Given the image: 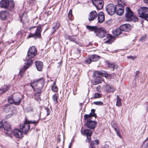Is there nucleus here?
<instances>
[{
	"instance_id": "nucleus-1",
	"label": "nucleus",
	"mask_w": 148,
	"mask_h": 148,
	"mask_svg": "<svg viewBox=\"0 0 148 148\" xmlns=\"http://www.w3.org/2000/svg\"><path fill=\"white\" fill-rule=\"evenodd\" d=\"M37 50L34 46H32L29 49L27 52V56L26 57L25 61L29 64H32L33 62L32 59L37 54Z\"/></svg>"
},
{
	"instance_id": "nucleus-2",
	"label": "nucleus",
	"mask_w": 148,
	"mask_h": 148,
	"mask_svg": "<svg viewBox=\"0 0 148 148\" xmlns=\"http://www.w3.org/2000/svg\"><path fill=\"white\" fill-rule=\"evenodd\" d=\"M38 121H29L27 118H25L24 123L22 125L20 126V128L23 133L27 134L30 129L29 124L34 123L36 124Z\"/></svg>"
},
{
	"instance_id": "nucleus-3",
	"label": "nucleus",
	"mask_w": 148,
	"mask_h": 148,
	"mask_svg": "<svg viewBox=\"0 0 148 148\" xmlns=\"http://www.w3.org/2000/svg\"><path fill=\"white\" fill-rule=\"evenodd\" d=\"M125 10V17L127 20L129 21H132L134 22L138 21L137 17L133 14L132 12L129 7H127Z\"/></svg>"
},
{
	"instance_id": "nucleus-4",
	"label": "nucleus",
	"mask_w": 148,
	"mask_h": 148,
	"mask_svg": "<svg viewBox=\"0 0 148 148\" xmlns=\"http://www.w3.org/2000/svg\"><path fill=\"white\" fill-rule=\"evenodd\" d=\"M14 6V3L12 0H2L0 2V7L7 9L9 7L12 9Z\"/></svg>"
},
{
	"instance_id": "nucleus-5",
	"label": "nucleus",
	"mask_w": 148,
	"mask_h": 148,
	"mask_svg": "<svg viewBox=\"0 0 148 148\" xmlns=\"http://www.w3.org/2000/svg\"><path fill=\"white\" fill-rule=\"evenodd\" d=\"M138 12L139 16L148 21V8L143 7L140 8Z\"/></svg>"
},
{
	"instance_id": "nucleus-6",
	"label": "nucleus",
	"mask_w": 148,
	"mask_h": 148,
	"mask_svg": "<svg viewBox=\"0 0 148 148\" xmlns=\"http://www.w3.org/2000/svg\"><path fill=\"white\" fill-rule=\"evenodd\" d=\"M106 10L108 14L113 15L116 11V6L112 4H109L106 6Z\"/></svg>"
},
{
	"instance_id": "nucleus-7",
	"label": "nucleus",
	"mask_w": 148,
	"mask_h": 148,
	"mask_svg": "<svg viewBox=\"0 0 148 148\" xmlns=\"http://www.w3.org/2000/svg\"><path fill=\"white\" fill-rule=\"evenodd\" d=\"M42 29L40 26L38 27L34 34L30 33L27 37V38L30 37H34L35 38H40L41 37V33Z\"/></svg>"
},
{
	"instance_id": "nucleus-8",
	"label": "nucleus",
	"mask_w": 148,
	"mask_h": 148,
	"mask_svg": "<svg viewBox=\"0 0 148 148\" xmlns=\"http://www.w3.org/2000/svg\"><path fill=\"white\" fill-rule=\"evenodd\" d=\"M106 31L103 28H100L95 31L96 35L100 38L104 37L106 34Z\"/></svg>"
},
{
	"instance_id": "nucleus-9",
	"label": "nucleus",
	"mask_w": 148,
	"mask_h": 148,
	"mask_svg": "<svg viewBox=\"0 0 148 148\" xmlns=\"http://www.w3.org/2000/svg\"><path fill=\"white\" fill-rule=\"evenodd\" d=\"M92 2L97 10H100L103 8V1L102 0H93Z\"/></svg>"
},
{
	"instance_id": "nucleus-10",
	"label": "nucleus",
	"mask_w": 148,
	"mask_h": 148,
	"mask_svg": "<svg viewBox=\"0 0 148 148\" xmlns=\"http://www.w3.org/2000/svg\"><path fill=\"white\" fill-rule=\"evenodd\" d=\"M100 58V56L96 54L91 55L88 59H86L85 62L88 64H90L91 62H96L99 60Z\"/></svg>"
},
{
	"instance_id": "nucleus-11",
	"label": "nucleus",
	"mask_w": 148,
	"mask_h": 148,
	"mask_svg": "<svg viewBox=\"0 0 148 148\" xmlns=\"http://www.w3.org/2000/svg\"><path fill=\"white\" fill-rule=\"evenodd\" d=\"M4 129L7 131L8 132H6L5 134L8 136H11V134L12 133L11 128L10 124L7 122L5 121L4 124L3 125Z\"/></svg>"
},
{
	"instance_id": "nucleus-12",
	"label": "nucleus",
	"mask_w": 148,
	"mask_h": 148,
	"mask_svg": "<svg viewBox=\"0 0 148 148\" xmlns=\"http://www.w3.org/2000/svg\"><path fill=\"white\" fill-rule=\"evenodd\" d=\"M97 124V122L90 120L86 122H85V125L86 127L90 129H93L96 127Z\"/></svg>"
},
{
	"instance_id": "nucleus-13",
	"label": "nucleus",
	"mask_w": 148,
	"mask_h": 148,
	"mask_svg": "<svg viewBox=\"0 0 148 148\" xmlns=\"http://www.w3.org/2000/svg\"><path fill=\"white\" fill-rule=\"evenodd\" d=\"M83 135H85L87 136V139L86 140L87 142H89L90 141L91 138L90 137L91 136L92 133V131L89 129L84 130L83 131H82Z\"/></svg>"
},
{
	"instance_id": "nucleus-14",
	"label": "nucleus",
	"mask_w": 148,
	"mask_h": 148,
	"mask_svg": "<svg viewBox=\"0 0 148 148\" xmlns=\"http://www.w3.org/2000/svg\"><path fill=\"white\" fill-rule=\"evenodd\" d=\"M98 14L96 11H92L90 13L88 19L89 21H92L96 19Z\"/></svg>"
},
{
	"instance_id": "nucleus-15",
	"label": "nucleus",
	"mask_w": 148,
	"mask_h": 148,
	"mask_svg": "<svg viewBox=\"0 0 148 148\" xmlns=\"http://www.w3.org/2000/svg\"><path fill=\"white\" fill-rule=\"evenodd\" d=\"M8 101L10 103L14 104L16 105H19L21 103V99L18 98V101H14L13 99V97L12 95L9 97L8 99Z\"/></svg>"
},
{
	"instance_id": "nucleus-16",
	"label": "nucleus",
	"mask_w": 148,
	"mask_h": 148,
	"mask_svg": "<svg viewBox=\"0 0 148 148\" xmlns=\"http://www.w3.org/2000/svg\"><path fill=\"white\" fill-rule=\"evenodd\" d=\"M120 28L122 31L127 32L131 29V26L128 24L122 25L120 27Z\"/></svg>"
},
{
	"instance_id": "nucleus-17",
	"label": "nucleus",
	"mask_w": 148,
	"mask_h": 148,
	"mask_svg": "<svg viewBox=\"0 0 148 148\" xmlns=\"http://www.w3.org/2000/svg\"><path fill=\"white\" fill-rule=\"evenodd\" d=\"M97 20L98 22L99 23H102L105 20V16L102 12H99L97 15Z\"/></svg>"
},
{
	"instance_id": "nucleus-18",
	"label": "nucleus",
	"mask_w": 148,
	"mask_h": 148,
	"mask_svg": "<svg viewBox=\"0 0 148 148\" xmlns=\"http://www.w3.org/2000/svg\"><path fill=\"white\" fill-rule=\"evenodd\" d=\"M13 133L15 136L19 138L22 137L23 134L21 130H20L17 129L14 130Z\"/></svg>"
},
{
	"instance_id": "nucleus-19",
	"label": "nucleus",
	"mask_w": 148,
	"mask_h": 148,
	"mask_svg": "<svg viewBox=\"0 0 148 148\" xmlns=\"http://www.w3.org/2000/svg\"><path fill=\"white\" fill-rule=\"evenodd\" d=\"M25 63L26 64L24 66L23 69L20 70L19 72V75L21 77H22L23 75V73L27 68H29V66L31 64H29L27 63L25 61Z\"/></svg>"
},
{
	"instance_id": "nucleus-20",
	"label": "nucleus",
	"mask_w": 148,
	"mask_h": 148,
	"mask_svg": "<svg viewBox=\"0 0 148 148\" xmlns=\"http://www.w3.org/2000/svg\"><path fill=\"white\" fill-rule=\"evenodd\" d=\"M35 65L37 70L39 71L42 70L43 67V63L40 61H38L35 62Z\"/></svg>"
},
{
	"instance_id": "nucleus-21",
	"label": "nucleus",
	"mask_w": 148,
	"mask_h": 148,
	"mask_svg": "<svg viewBox=\"0 0 148 148\" xmlns=\"http://www.w3.org/2000/svg\"><path fill=\"white\" fill-rule=\"evenodd\" d=\"M93 75L96 77H100L101 76L106 77L107 75L102 72L100 71H97L94 72Z\"/></svg>"
},
{
	"instance_id": "nucleus-22",
	"label": "nucleus",
	"mask_w": 148,
	"mask_h": 148,
	"mask_svg": "<svg viewBox=\"0 0 148 148\" xmlns=\"http://www.w3.org/2000/svg\"><path fill=\"white\" fill-rule=\"evenodd\" d=\"M8 15V13L6 11H2L0 12V17L2 20H5Z\"/></svg>"
},
{
	"instance_id": "nucleus-23",
	"label": "nucleus",
	"mask_w": 148,
	"mask_h": 148,
	"mask_svg": "<svg viewBox=\"0 0 148 148\" xmlns=\"http://www.w3.org/2000/svg\"><path fill=\"white\" fill-rule=\"evenodd\" d=\"M112 126L115 131L117 135L120 138H122V136L120 133V129L119 127L117 126H116L115 125H112Z\"/></svg>"
},
{
	"instance_id": "nucleus-24",
	"label": "nucleus",
	"mask_w": 148,
	"mask_h": 148,
	"mask_svg": "<svg viewBox=\"0 0 148 148\" xmlns=\"http://www.w3.org/2000/svg\"><path fill=\"white\" fill-rule=\"evenodd\" d=\"M36 81L38 84H40L42 87L44 86L45 80L43 78H40L37 79H36Z\"/></svg>"
},
{
	"instance_id": "nucleus-25",
	"label": "nucleus",
	"mask_w": 148,
	"mask_h": 148,
	"mask_svg": "<svg viewBox=\"0 0 148 148\" xmlns=\"http://www.w3.org/2000/svg\"><path fill=\"white\" fill-rule=\"evenodd\" d=\"M122 31V30L119 28H117L114 30L113 31V33L114 36H117L121 33Z\"/></svg>"
},
{
	"instance_id": "nucleus-26",
	"label": "nucleus",
	"mask_w": 148,
	"mask_h": 148,
	"mask_svg": "<svg viewBox=\"0 0 148 148\" xmlns=\"http://www.w3.org/2000/svg\"><path fill=\"white\" fill-rule=\"evenodd\" d=\"M102 80V79L101 78L97 77L94 79L93 82V84L94 85L97 84H99L100 83Z\"/></svg>"
},
{
	"instance_id": "nucleus-27",
	"label": "nucleus",
	"mask_w": 148,
	"mask_h": 148,
	"mask_svg": "<svg viewBox=\"0 0 148 148\" xmlns=\"http://www.w3.org/2000/svg\"><path fill=\"white\" fill-rule=\"evenodd\" d=\"M60 26V24L59 23H55L54 24V26L52 27V29L53 30L52 34L54 33L58 29Z\"/></svg>"
},
{
	"instance_id": "nucleus-28",
	"label": "nucleus",
	"mask_w": 148,
	"mask_h": 148,
	"mask_svg": "<svg viewBox=\"0 0 148 148\" xmlns=\"http://www.w3.org/2000/svg\"><path fill=\"white\" fill-rule=\"evenodd\" d=\"M99 140L98 139H96L94 141H92L91 143L90 144V148H95V146L94 144L95 145H98L99 144Z\"/></svg>"
},
{
	"instance_id": "nucleus-29",
	"label": "nucleus",
	"mask_w": 148,
	"mask_h": 148,
	"mask_svg": "<svg viewBox=\"0 0 148 148\" xmlns=\"http://www.w3.org/2000/svg\"><path fill=\"white\" fill-rule=\"evenodd\" d=\"M10 105L8 103L5 105L3 108V110L5 112H7L10 110Z\"/></svg>"
},
{
	"instance_id": "nucleus-30",
	"label": "nucleus",
	"mask_w": 148,
	"mask_h": 148,
	"mask_svg": "<svg viewBox=\"0 0 148 148\" xmlns=\"http://www.w3.org/2000/svg\"><path fill=\"white\" fill-rule=\"evenodd\" d=\"M86 27L88 29L90 30L91 31H94L95 33V31L98 29L96 27L91 26L89 25L86 26Z\"/></svg>"
},
{
	"instance_id": "nucleus-31",
	"label": "nucleus",
	"mask_w": 148,
	"mask_h": 148,
	"mask_svg": "<svg viewBox=\"0 0 148 148\" xmlns=\"http://www.w3.org/2000/svg\"><path fill=\"white\" fill-rule=\"evenodd\" d=\"M106 90H108L109 92H113L115 90V89L114 88L108 84L106 85Z\"/></svg>"
},
{
	"instance_id": "nucleus-32",
	"label": "nucleus",
	"mask_w": 148,
	"mask_h": 148,
	"mask_svg": "<svg viewBox=\"0 0 148 148\" xmlns=\"http://www.w3.org/2000/svg\"><path fill=\"white\" fill-rule=\"evenodd\" d=\"M117 101L116 102V105L118 106H120L121 105V99L119 97L118 95L116 96Z\"/></svg>"
},
{
	"instance_id": "nucleus-33",
	"label": "nucleus",
	"mask_w": 148,
	"mask_h": 148,
	"mask_svg": "<svg viewBox=\"0 0 148 148\" xmlns=\"http://www.w3.org/2000/svg\"><path fill=\"white\" fill-rule=\"evenodd\" d=\"M92 117L90 114H85L84 116V120L87 121H90V119Z\"/></svg>"
},
{
	"instance_id": "nucleus-34",
	"label": "nucleus",
	"mask_w": 148,
	"mask_h": 148,
	"mask_svg": "<svg viewBox=\"0 0 148 148\" xmlns=\"http://www.w3.org/2000/svg\"><path fill=\"white\" fill-rule=\"evenodd\" d=\"M40 92H38L34 94V99L38 101H40V98L38 96L40 95Z\"/></svg>"
},
{
	"instance_id": "nucleus-35",
	"label": "nucleus",
	"mask_w": 148,
	"mask_h": 148,
	"mask_svg": "<svg viewBox=\"0 0 148 148\" xmlns=\"http://www.w3.org/2000/svg\"><path fill=\"white\" fill-rule=\"evenodd\" d=\"M142 146L143 148H146L148 147V137L144 141Z\"/></svg>"
},
{
	"instance_id": "nucleus-36",
	"label": "nucleus",
	"mask_w": 148,
	"mask_h": 148,
	"mask_svg": "<svg viewBox=\"0 0 148 148\" xmlns=\"http://www.w3.org/2000/svg\"><path fill=\"white\" fill-rule=\"evenodd\" d=\"M51 89L52 91L54 92H56L58 91V89L56 85V82H54L53 85L51 86Z\"/></svg>"
},
{
	"instance_id": "nucleus-37",
	"label": "nucleus",
	"mask_w": 148,
	"mask_h": 148,
	"mask_svg": "<svg viewBox=\"0 0 148 148\" xmlns=\"http://www.w3.org/2000/svg\"><path fill=\"white\" fill-rule=\"evenodd\" d=\"M106 37L107 38L108 40L105 42L106 43H110L111 40L112 38V36L110 34H107L106 35Z\"/></svg>"
},
{
	"instance_id": "nucleus-38",
	"label": "nucleus",
	"mask_w": 148,
	"mask_h": 148,
	"mask_svg": "<svg viewBox=\"0 0 148 148\" xmlns=\"http://www.w3.org/2000/svg\"><path fill=\"white\" fill-rule=\"evenodd\" d=\"M58 95L56 94H55L52 96V99L53 102L55 103H56L58 102Z\"/></svg>"
},
{
	"instance_id": "nucleus-39",
	"label": "nucleus",
	"mask_w": 148,
	"mask_h": 148,
	"mask_svg": "<svg viewBox=\"0 0 148 148\" xmlns=\"http://www.w3.org/2000/svg\"><path fill=\"white\" fill-rule=\"evenodd\" d=\"M37 82L36 81V79H34L33 80V81L30 84V86L33 88L34 90V86H37V85L38 84Z\"/></svg>"
},
{
	"instance_id": "nucleus-40",
	"label": "nucleus",
	"mask_w": 148,
	"mask_h": 148,
	"mask_svg": "<svg viewBox=\"0 0 148 148\" xmlns=\"http://www.w3.org/2000/svg\"><path fill=\"white\" fill-rule=\"evenodd\" d=\"M115 13H116L118 15H121L124 13V10H116Z\"/></svg>"
},
{
	"instance_id": "nucleus-41",
	"label": "nucleus",
	"mask_w": 148,
	"mask_h": 148,
	"mask_svg": "<svg viewBox=\"0 0 148 148\" xmlns=\"http://www.w3.org/2000/svg\"><path fill=\"white\" fill-rule=\"evenodd\" d=\"M124 10V7L122 4H119L117 5L116 6V10Z\"/></svg>"
},
{
	"instance_id": "nucleus-42",
	"label": "nucleus",
	"mask_w": 148,
	"mask_h": 148,
	"mask_svg": "<svg viewBox=\"0 0 148 148\" xmlns=\"http://www.w3.org/2000/svg\"><path fill=\"white\" fill-rule=\"evenodd\" d=\"M108 67L114 69V68H117L118 67V66L113 63H109L108 64Z\"/></svg>"
},
{
	"instance_id": "nucleus-43",
	"label": "nucleus",
	"mask_w": 148,
	"mask_h": 148,
	"mask_svg": "<svg viewBox=\"0 0 148 148\" xmlns=\"http://www.w3.org/2000/svg\"><path fill=\"white\" fill-rule=\"evenodd\" d=\"M9 89V87L8 86H6V88H0V90H1L2 92V93H4L6 91L8 90Z\"/></svg>"
},
{
	"instance_id": "nucleus-44",
	"label": "nucleus",
	"mask_w": 148,
	"mask_h": 148,
	"mask_svg": "<svg viewBox=\"0 0 148 148\" xmlns=\"http://www.w3.org/2000/svg\"><path fill=\"white\" fill-rule=\"evenodd\" d=\"M95 110L94 109H92L91 110V112L89 114H90L91 116L92 117L93 116H94L95 117H96L97 116L96 114L95 113Z\"/></svg>"
},
{
	"instance_id": "nucleus-45",
	"label": "nucleus",
	"mask_w": 148,
	"mask_h": 148,
	"mask_svg": "<svg viewBox=\"0 0 148 148\" xmlns=\"http://www.w3.org/2000/svg\"><path fill=\"white\" fill-rule=\"evenodd\" d=\"M101 94L99 93H96L93 95V97L95 98H97L101 97Z\"/></svg>"
},
{
	"instance_id": "nucleus-46",
	"label": "nucleus",
	"mask_w": 148,
	"mask_h": 148,
	"mask_svg": "<svg viewBox=\"0 0 148 148\" xmlns=\"http://www.w3.org/2000/svg\"><path fill=\"white\" fill-rule=\"evenodd\" d=\"M94 104L95 105L98 106H102L103 105V103L100 101L94 102Z\"/></svg>"
},
{
	"instance_id": "nucleus-47",
	"label": "nucleus",
	"mask_w": 148,
	"mask_h": 148,
	"mask_svg": "<svg viewBox=\"0 0 148 148\" xmlns=\"http://www.w3.org/2000/svg\"><path fill=\"white\" fill-rule=\"evenodd\" d=\"M68 38L70 40L73 42H75V39L74 38V37L73 36H69L68 37Z\"/></svg>"
},
{
	"instance_id": "nucleus-48",
	"label": "nucleus",
	"mask_w": 148,
	"mask_h": 148,
	"mask_svg": "<svg viewBox=\"0 0 148 148\" xmlns=\"http://www.w3.org/2000/svg\"><path fill=\"white\" fill-rule=\"evenodd\" d=\"M42 88H37L36 89H34V91L38 92H40V95L41 92L42 91Z\"/></svg>"
},
{
	"instance_id": "nucleus-49",
	"label": "nucleus",
	"mask_w": 148,
	"mask_h": 148,
	"mask_svg": "<svg viewBox=\"0 0 148 148\" xmlns=\"http://www.w3.org/2000/svg\"><path fill=\"white\" fill-rule=\"evenodd\" d=\"M45 109L47 113V116L50 115L51 112L50 109L48 108H46Z\"/></svg>"
},
{
	"instance_id": "nucleus-50",
	"label": "nucleus",
	"mask_w": 148,
	"mask_h": 148,
	"mask_svg": "<svg viewBox=\"0 0 148 148\" xmlns=\"http://www.w3.org/2000/svg\"><path fill=\"white\" fill-rule=\"evenodd\" d=\"M139 71H136V72L135 75V79H137L139 77Z\"/></svg>"
},
{
	"instance_id": "nucleus-51",
	"label": "nucleus",
	"mask_w": 148,
	"mask_h": 148,
	"mask_svg": "<svg viewBox=\"0 0 148 148\" xmlns=\"http://www.w3.org/2000/svg\"><path fill=\"white\" fill-rule=\"evenodd\" d=\"M146 40V36H144L142 37L140 39V40L143 42L145 41Z\"/></svg>"
},
{
	"instance_id": "nucleus-52",
	"label": "nucleus",
	"mask_w": 148,
	"mask_h": 148,
	"mask_svg": "<svg viewBox=\"0 0 148 148\" xmlns=\"http://www.w3.org/2000/svg\"><path fill=\"white\" fill-rule=\"evenodd\" d=\"M14 114L13 113V112H12V113L11 114H9L6 116V118H8L9 117H10L12 116Z\"/></svg>"
},
{
	"instance_id": "nucleus-53",
	"label": "nucleus",
	"mask_w": 148,
	"mask_h": 148,
	"mask_svg": "<svg viewBox=\"0 0 148 148\" xmlns=\"http://www.w3.org/2000/svg\"><path fill=\"white\" fill-rule=\"evenodd\" d=\"M27 110L28 111H32L33 108L31 107H29L27 108Z\"/></svg>"
},
{
	"instance_id": "nucleus-54",
	"label": "nucleus",
	"mask_w": 148,
	"mask_h": 148,
	"mask_svg": "<svg viewBox=\"0 0 148 148\" xmlns=\"http://www.w3.org/2000/svg\"><path fill=\"white\" fill-rule=\"evenodd\" d=\"M97 90L98 92H101V90H100V86L99 85L97 86Z\"/></svg>"
},
{
	"instance_id": "nucleus-55",
	"label": "nucleus",
	"mask_w": 148,
	"mask_h": 148,
	"mask_svg": "<svg viewBox=\"0 0 148 148\" xmlns=\"http://www.w3.org/2000/svg\"><path fill=\"white\" fill-rule=\"evenodd\" d=\"M128 58H130V59L134 60L136 58V57L135 56H130L128 57Z\"/></svg>"
},
{
	"instance_id": "nucleus-56",
	"label": "nucleus",
	"mask_w": 148,
	"mask_h": 148,
	"mask_svg": "<svg viewBox=\"0 0 148 148\" xmlns=\"http://www.w3.org/2000/svg\"><path fill=\"white\" fill-rule=\"evenodd\" d=\"M72 15V11L71 10L69 11L68 14V15L69 17H70V16H71Z\"/></svg>"
},
{
	"instance_id": "nucleus-57",
	"label": "nucleus",
	"mask_w": 148,
	"mask_h": 148,
	"mask_svg": "<svg viewBox=\"0 0 148 148\" xmlns=\"http://www.w3.org/2000/svg\"><path fill=\"white\" fill-rule=\"evenodd\" d=\"M3 128V125L2 123L0 121V130Z\"/></svg>"
},
{
	"instance_id": "nucleus-58",
	"label": "nucleus",
	"mask_w": 148,
	"mask_h": 148,
	"mask_svg": "<svg viewBox=\"0 0 148 148\" xmlns=\"http://www.w3.org/2000/svg\"><path fill=\"white\" fill-rule=\"evenodd\" d=\"M109 145H108L106 144L105 145L104 148H108Z\"/></svg>"
},
{
	"instance_id": "nucleus-59",
	"label": "nucleus",
	"mask_w": 148,
	"mask_h": 148,
	"mask_svg": "<svg viewBox=\"0 0 148 148\" xmlns=\"http://www.w3.org/2000/svg\"><path fill=\"white\" fill-rule=\"evenodd\" d=\"M145 3L148 4V0H144Z\"/></svg>"
},
{
	"instance_id": "nucleus-60",
	"label": "nucleus",
	"mask_w": 148,
	"mask_h": 148,
	"mask_svg": "<svg viewBox=\"0 0 148 148\" xmlns=\"http://www.w3.org/2000/svg\"><path fill=\"white\" fill-rule=\"evenodd\" d=\"M36 27L34 26H33V27H30L29 28V29L30 30H31V29H32L33 28H34V27Z\"/></svg>"
},
{
	"instance_id": "nucleus-61",
	"label": "nucleus",
	"mask_w": 148,
	"mask_h": 148,
	"mask_svg": "<svg viewBox=\"0 0 148 148\" xmlns=\"http://www.w3.org/2000/svg\"><path fill=\"white\" fill-rule=\"evenodd\" d=\"M1 27L0 26V32L1 31Z\"/></svg>"
},
{
	"instance_id": "nucleus-62",
	"label": "nucleus",
	"mask_w": 148,
	"mask_h": 148,
	"mask_svg": "<svg viewBox=\"0 0 148 148\" xmlns=\"http://www.w3.org/2000/svg\"><path fill=\"white\" fill-rule=\"evenodd\" d=\"M23 17H21V20L22 18H23Z\"/></svg>"
},
{
	"instance_id": "nucleus-63",
	"label": "nucleus",
	"mask_w": 148,
	"mask_h": 148,
	"mask_svg": "<svg viewBox=\"0 0 148 148\" xmlns=\"http://www.w3.org/2000/svg\"><path fill=\"white\" fill-rule=\"evenodd\" d=\"M56 148H58V147H57Z\"/></svg>"
}]
</instances>
